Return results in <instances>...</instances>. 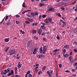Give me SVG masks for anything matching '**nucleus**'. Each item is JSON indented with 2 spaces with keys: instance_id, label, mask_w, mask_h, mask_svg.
<instances>
[{
  "instance_id": "a878e982",
  "label": "nucleus",
  "mask_w": 77,
  "mask_h": 77,
  "mask_svg": "<svg viewBox=\"0 0 77 77\" xmlns=\"http://www.w3.org/2000/svg\"><path fill=\"white\" fill-rule=\"evenodd\" d=\"M28 20L29 21H30V22H32L33 21L32 19H30L29 18L28 19Z\"/></svg>"
},
{
  "instance_id": "4c0bfd02",
  "label": "nucleus",
  "mask_w": 77,
  "mask_h": 77,
  "mask_svg": "<svg viewBox=\"0 0 77 77\" xmlns=\"http://www.w3.org/2000/svg\"><path fill=\"white\" fill-rule=\"evenodd\" d=\"M66 52V49H64L63 51V54H65V52Z\"/></svg>"
},
{
  "instance_id": "13d9d810",
  "label": "nucleus",
  "mask_w": 77,
  "mask_h": 77,
  "mask_svg": "<svg viewBox=\"0 0 77 77\" xmlns=\"http://www.w3.org/2000/svg\"><path fill=\"white\" fill-rule=\"evenodd\" d=\"M44 35H45V33L44 32H43L42 33V36H44Z\"/></svg>"
},
{
  "instance_id": "5701e85b",
  "label": "nucleus",
  "mask_w": 77,
  "mask_h": 77,
  "mask_svg": "<svg viewBox=\"0 0 77 77\" xmlns=\"http://www.w3.org/2000/svg\"><path fill=\"white\" fill-rule=\"evenodd\" d=\"M32 26H37L38 25V23H34L32 24Z\"/></svg>"
},
{
  "instance_id": "6e6552de",
  "label": "nucleus",
  "mask_w": 77,
  "mask_h": 77,
  "mask_svg": "<svg viewBox=\"0 0 77 77\" xmlns=\"http://www.w3.org/2000/svg\"><path fill=\"white\" fill-rule=\"evenodd\" d=\"M49 18L46 19H45V22L46 23H48L49 22Z\"/></svg>"
},
{
  "instance_id": "5fc2aeb1",
  "label": "nucleus",
  "mask_w": 77,
  "mask_h": 77,
  "mask_svg": "<svg viewBox=\"0 0 77 77\" xmlns=\"http://www.w3.org/2000/svg\"><path fill=\"white\" fill-rule=\"evenodd\" d=\"M10 73H11L12 74H14V71L12 70H11V72Z\"/></svg>"
},
{
  "instance_id": "7ed1b4c3",
  "label": "nucleus",
  "mask_w": 77,
  "mask_h": 77,
  "mask_svg": "<svg viewBox=\"0 0 77 77\" xmlns=\"http://www.w3.org/2000/svg\"><path fill=\"white\" fill-rule=\"evenodd\" d=\"M69 59L70 60V63H71V62H73V60H74V58L73 57H72V56H70L69 58Z\"/></svg>"
},
{
  "instance_id": "f03ea898",
  "label": "nucleus",
  "mask_w": 77,
  "mask_h": 77,
  "mask_svg": "<svg viewBox=\"0 0 77 77\" xmlns=\"http://www.w3.org/2000/svg\"><path fill=\"white\" fill-rule=\"evenodd\" d=\"M48 48V46H45L44 47V49H43V53L45 54V51L47 50V48Z\"/></svg>"
},
{
  "instance_id": "79ce46f5",
  "label": "nucleus",
  "mask_w": 77,
  "mask_h": 77,
  "mask_svg": "<svg viewBox=\"0 0 77 77\" xmlns=\"http://www.w3.org/2000/svg\"><path fill=\"white\" fill-rule=\"evenodd\" d=\"M36 51H34L33 52V54H36Z\"/></svg>"
},
{
  "instance_id": "f8f14e48",
  "label": "nucleus",
  "mask_w": 77,
  "mask_h": 77,
  "mask_svg": "<svg viewBox=\"0 0 77 77\" xmlns=\"http://www.w3.org/2000/svg\"><path fill=\"white\" fill-rule=\"evenodd\" d=\"M41 27L43 30H45V26L44 25L42 26Z\"/></svg>"
},
{
  "instance_id": "c9c22d12",
  "label": "nucleus",
  "mask_w": 77,
  "mask_h": 77,
  "mask_svg": "<svg viewBox=\"0 0 77 77\" xmlns=\"http://www.w3.org/2000/svg\"><path fill=\"white\" fill-rule=\"evenodd\" d=\"M12 75V74H11V73L10 72L7 75L8 76H10V75Z\"/></svg>"
},
{
  "instance_id": "bb28decb",
  "label": "nucleus",
  "mask_w": 77,
  "mask_h": 77,
  "mask_svg": "<svg viewBox=\"0 0 77 77\" xmlns=\"http://www.w3.org/2000/svg\"><path fill=\"white\" fill-rule=\"evenodd\" d=\"M59 50V49H56L54 50L53 51V52H57V51H58Z\"/></svg>"
},
{
  "instance_id": "6ab92c4d",
  "label": "nucleus",
  "mask_w": 77,
  "mask_h": 77,
  "mask_svg": "<svg viewBox=\"0 0 77 77\" xmlns=\"http://www.w3.org/2000/svg\"><path fill=\"white\" fill-rule=\"evenodd\" d=\"M20 32H21V33H22V34H24V31H22V29L20 30Z\"/></svg>"
},
{
  "instance_id": "ea45409f",
  "label": "nucleus",
  "mask_w": 77,
  "mask_h": 77,
  "mask_svg": "<svg viewBox=\"0 0 77 77\" xmlns=\"http://www.w3.org/2000/svg\"><path fill=\"white\" fill-rule=\"evenodd\" d=\"M42 73V71H40L38 72V74H41Z\"/></svg>"
},
{
  "instance_id": "37998d69",
  "label": "nucleus",
  "mask_w": 77,
  "mask_h": 77,
  "mask_svg": "<svg viewBox=\"0 0 77 77\" xmlns=\"http://www.w3.org/2000/svg\"><path fill=\"white\" fill-rule=\"evenodd\" d=\"M76 2H77V0H75L73 3H72V4L74 5V4L76 3Z\"/></svg>"
},
{
  "instance_id": "49530a36",
  "label": "nucleus",
  "mask_w": 77,
  "mask_h": 77,
  "mask_svg": "<svg viewBox=\"0 0 77 77\" xmlns=\"http://www.w3.org/2000/svg\"><path fill=\"white\" fill-rule=\"evenodd\" d=\"M7 73H8V72H4V75H6V74H7Z\"/></svg>"
},
{
  "instance_id": "f3484780",
  "label": "nucleus",
  "mask_w": 77,
  "mask_h": 77,
  "mask_svg": "<svg viewBox=\"0 0 77 77\" xmlns=\"http://www.w3.org/2000/svg\"><path fill=\"white\" fill-rule=\"evenodd\" d=\"M22 6H23V7H24V8H27V6L26 5H25V3H24L23 4Z\"/></svg>"
},
{
  "instance_id": "de8ad7c7",
  "label": "nucleus",
  "mask_w": 77,
  "mask_h": 77,
  "mask_svg": "<svg viewBox=\"0 0 77 77\" xmlns=\"http://www.w3.org/2000/svg\"><path fill=\"white\" fill-rule=\"evenodd\" d=\"M28 76L29 77H32V75L31 74H29L28 75Z\"/></svg>"
},
{
  "instance_id": "aec40b11",
  "label": "nucleus",
  "mask_w": 77,
  "mask_h": 77,
  "mask_svg": "<svg viewBox=\"0 0 77 77\" xmlns=\"http://www.w3.org/2000/svg\"><path fill=\"white\" fill-rule=\"evenodd\" d=\"M49 21L50 23H51V21H52V19H51V18H49Z\"/></svg>"
},
{
  "instance_id": "a18cd8bd",
  "label": "nucleus",
  "mask_w": 77,
  "mask_h": 77,
  "mask_svg": "<svg viewBox=\"0 0 77 77\" xmlns=\"http://www.w3.org/2000/svg\"><path fill=\"white\" fill-rule=\"evenodd\" d=\"M73 45H74V44H75V45H76V44H77V42H73Z\"/></svg>"
},
{
  "instance_id": "bf43d9fd",
  "label": "nucleus",
  "mask_w": 77,
  "mask_h": 77,
  "mask_svg": "<svg viewBox=\"0 0 77 77\" xmlns=\"http://www.w3.org/2000/svg\"><path fill=\"white\" fill-rule=\"evenodd\" d=\"M6 24L7 25V26H9V25H10L11 24L8 22L6 23Z\"/></svg>"
},
{
  "instance_id": "a211bd4d",
  "label": "nucleus",
  "mask_w": 77,
  "mask_h": 77,
  "mask_svg": "<svg viewBox=\"0 0 77 77\" xmlns=\"http://www.w3.org/2000/svg\"><path fill=\"white\" fill-rule=\"evenodd\" d=\"M69 56V55L68 54H65L64 55V57H65L67 58Z\"/></svg>"
},
{
  "instance_id": "e2e57ef3",
  "label": "nucleus",
  "mask_w": 77,
  "mask_h": 77,
  "mask_svg": "<svg viewBox=\"0 0 77 77\" xmlns=\"http://www.w3.org/2000/svg\"><path fill=\"white\" fill-rule=\"evenodd\" d=\"M68 1H69V0H64V2L66 3V2H67Z\"/></svg>"
},
{
  "instance_id": "c756f323",
  "label": "nucleus",
  "mask_w": 77,
  "mask_h": 77,
  "mask_svg": "<svg viewBox=\"0 0 77 77\" xmlns=\"http://www.w3.org/2000/svg\"><path fill=\"white\" fill-rule=\"evenodd\" d=\"M8 16H6L5 17V21H6L8 20Z\"/></svg>"
},
{
  "instance_id": "c03bdc74",
  "label": "nucleus",
  "mask_w": 77,
  "mask_h": 77,
  "mask_svg": "<svg viewBox=\"0 0 77 77\" xmlns=\"http://www.w3.org/2000/svg\"><path fill=\"white\" fill-rule=\"evenodd\" d=\"M73 51H75V52H77V49L75 48L74 49Z\"/></svg>"
},
{
  "instance_id": "09e8293b",
  "label": "nucleus",
  "mask_w": 77,
  "mask_h": 77,
  "mask_svg": "<svg viewBox=\"0 0 77 77\" xmlns=\"http://www.w3.org/2000/svg\"><path fill=\"white\" fill-rule=\"evenodd\" d=\"M63 24L64 25H66V23H65V22H63Z\"/></svg>"
},
{
  "instance_id": "864d4df0",
  "label": "nucleus",
  "mask_w": 77,
  "mask_h": 77,
  "mask_svg": "<svg viewBox=\"0 0 77 77\" xmlns=\"http://www.w3.org/2000/svg\"><path fill=\"white\" fill-rule=\"evenodd\" d=\"M34 14H35V13H31V15H32V16L33 15H34Z\"/></svg>"
},
{
  "instance_id": "f704fd0d",
  "label": "nucleus",
  "mask_w": 77,
  "mask_h": 77,
  "mask_svg": "<svg viewBox=\"0 0 77 77\" xmlns=\"http://www.w3.org/2000/svg\"><path fill=\"white\" fill-rule=\"evenodd\" d=\"M37 57L38 58H41V55H38L37 56Z\"/></svg>"
},
{
  "instance_id": "72a5a7b5",
  "label": "nucleus",
  "mask_w": 77,
  "mask_h": 77,
  "mask_svg": "<svg viewBox=\"0 0 77 77\" xmlns=\"http://www.w3.org/2000/svg\"><path fill=\"white\" fill-rule=\"evenodd\" d=\"M45 68H46V66H45L43 67L42 69L43 70H45Z\"/></svg>"
},
{
  "instance_id": "b1692460",
  "label": "nucleus",
  "mask_w": 77,
  "mask_h": 77,
  "mask_svg": "<svg viewBox=\"0 0 77 77\" xmlns=\"http://www.w3.org/2000/svg\"><path fill=\"white\" fill-rule=\"evenodd\" d=\"M34 50V49H33V48H31V51H30V53H32L33 52V51Z\"/></svg>"
},
{
  "instance_id": "69168bd1",
  "label": "nucleus",
  "mask_w": 77,
  "mask_h": 77,
  "mask_svg": "<svg viewBox=\"0 0 77 77\" xmlns=\"http://www.w3.org/2000/svg\"><path fill=\"white\" fill-rule=\"evenodd\" d=\"M42 17L43 18H45V15H44L42 16Z\"/></svg>"
},
{
  "instance_id": "cd10ccee",
  "label": "nucleus",
  "mask_w": 77,
  "mask_h": 77,
  "mask_svg": "<svg viewBox=\"0 0 77 77\" xmlns=\"http://www.w3.org/2000/svg\"><path fill=\"white\" fill-rule=\"evenodd\" d=\"M61 9H62V10H63V11H65V8L63 7H62L60 8Z\"/></svg>"
},
{
  "instance_id": "393cba45",
  "label": "nucleus",
  "mask_w": 77,
  "mask_h": 77,
  "mask_svg": "<svg viewBox=\"0 0 77 77\" xmlns=\"http://www.w3.org/2000/svg\"><path fill=\"white\" fill-rule=\"evenodd\" d=\"M57 15L58 16H59V17H61L62 16L61 15H60V13L58 14L57 13Z\"/></svg>"
},
{
  "instance_id": "ddd939ff",
  "label": "nucleus",
  "mask_w": 77,
  "mask_h": 77,
  "mask_svg": "<svg viewBox=\"0 0 77 77\" xmlns=\"http://www.w3.org/2000/svg\"><path fill=\"white\" fill-rule=\"evenodd\" d=\"M32 33H36V30H33L32 31Z\"/></svg>"
},
{
  "instance_id": "4468645a",
  "label": "nucleus",
  "mask_w": 77,
  "mask_h": 77,
  "mask_svg": "<svg viewBox=\"0 0 77 77\" xmlns=\"http://www.w3.org/2000/svg\"><path fill=\"white\" fill-rule=\"evenodd\" d=\"M53 72V71H51L50 73H49V76H51V75H52Z\"/></svg>"
},
{
  "instance_id": "9b49d317",
  "label": "nucleus",
  "mask_w": 77,
  "mask_h": 77,
  "mask_svg": "<svg viewBox=\"0 0 77 77\" xmlns=\"http://www.w3.org/2000/svg\"><path fill=\"white\" fill-rule=\"evenodd\" d=\"M63 4H64L63 2H59L58 4V5L59 6H62V5H63Z\"/></svg>"
},
{
  "instance_id": "e433bc0d",
  "label": "nucleus",
  "mask_w": 77,
  "mask_h": 77,
  "mask_svg": "<svg viewBox=\"0 0 77 77\" xmlns=\"http://www.w3.org/2000/svg\"><path fill=\"white\" fill-rule=\"evenodd\" d=\"M27 11H23L22 12V15H23V14H25V13H26V12Z\"/></svg>"
},
{
  "instance_id": "8fccbe9b",
  "label": "nucleus",
  "mask_w": 77,
  "mask_h": 77,
  "mask_svg": "<svg viewBox=\"0 0 77 77\" xmlns=\"http://www.w3.org/2000/svg\"><path fill=\"white\" fill-rule=\"evenodd\" d=\"M42 17V16L41 15L39 16L38 20H40V19H41V18Z\"/></svg>"
},
{
  "instance_id": "680f3d73",
  "label": "nucleus",
  "mask_w": 77,
  "mask_h": 77,
  "mask_svg": "<svg viewBox=\"0 0 77 77\" xmlns=\"http://www.w3.org/2000/svg\"><path fill=\"white\" fill-rule=\"evenodd\" d=\"M15 77H20V75H15Z\"/></svg>"
},
{
  "instance_id": "6e6d98bb",
  "label": "nucleus",
  "mask_w": 77,
  "mask_h": 77,
  "mask_svg": "<svg viewBox=\"0 0 77 77\" xmlns=\"http://www.w3.org/2000/svg\"><path fill=\"white\" fill-rule=\"evenodd\" d=\"M43 41H46V38H43Z\"/></svg>"
},
{
  "instance_id": "473e14b6",
  "label": "nucleus",
  "mask_w": 77,
  "mask_h": 77,
  "mask_svg": "<svg viewBox=\"0 0 77 77\" xmlns=\"http://www.w3.org/2000/svg\"><path fill=\"white\" fill-rule=\"evenodd\" d=\"M59 66L60 68H61L62 67V64H59Z\"/></svg>"
},
{
  "instance_id": "423d86ee",
  "label": "nucleus",
  "mask_w": 77,
  "mask_h": 77,
  "mask_svg": "<svg viewBox=\"0 0 77 77\" xmlns=\"http://www.w3.org/2000/svg\"><path fill=\"white\" fill-rule=\"evenodd\" d=\"M46 6V4H42L41 3H40L39 4V6L40 7H42V6Z\"/></svg>"
},
{
  "instance_id": "39448f33",
  "label": "nucleus",
  "mask_w": 77,
  "mask_h": 77,
  "mask_svg": "<svg viewBox=\"0 0 77 77\" xmlns=\"http://www.w3.org/2000/svg\"><path fill=\"white\" fill-rule=\"evenodd\" d=\"M48 11L54 12V9L53 8H50L48 10Z\"/></svg>"
},
{
  "instance_id": "0e129e2a",
  "label": "nucleus",
  "mask_w": 77,
  "mask_h": 77,
  "mask_svg": "<svg viewBox=\"0 0 77 77\" xmlns=\"http://www.w3.org/2000/svg\"><path fill=\"white\" fill-rule=\"evenodd\" d=\"M17 67H15L14 69V71H17Z\"/></svg>"
},
{
  "instance_id": "412c9836",
  "label": "nucleus",
  "mask_w": 77,
  "mask_h": 77,
  "mask_svg": "<svg viewBox=\"0 0 77 77\" xmlns=\"http://www.w3.org/2000/svg\"><path fill=\"white\" fill-rule=\"evenodd\" d=\"M9 48H10L9 47H7L6 48V50L5 51V52H7V51H8V49H9Z\"/></svg>"
},
{
  "instance_id": "0eeeda50",
  "label": "nucleus",
  "mask_w": 77,
  "mask_h": 77,
  "mask_svg": "<svg viewBox=\"0 0 77 77\" xmlns=\"http://www.w3.org/2000/svg\"><path fill=\"white\" fill-rule=\"evenodd\" d=\"M4 40L6 42H8V41H9V38H5L4 39Z\"/></svg>"
},
{
  "instance_id": "9d476101",
  "label": "nucleus",
  "mask_w": 77,
  "mask_h": 77,
  "mask_svg": "<svg viewBox=\"0 0 77 77\" xmlns=\"http://www.w3.org/2000/svg\"><path fill=\"white\" fill-rule=\"evenodd\" d=\"M42 29H41V28H40L39 30L38 31V33L39 35H41V32H42Z\"/></svg>"
},
{
  "instance_id": "603ef678",
  "label": "nucleus",
  "mask_w": 77,
  "mask_h": 77,
  "mask_svg": "<svg viewBox=\"0 0 77 77\" xmlns=\"http://www.w3.org/2000/svg\"><path fill=\"white\" fill-rule=\"evenodd\" d=\"M30 74V71H29L26 73V74Z\"/></svg>"
},
{
  "instance_id": "3c124183",
  "label": "nucleus",
  "mask_w": 77,
  "mask_h": 77,
  "mask_svg": "<svg viewBox=\"0 0 77 77\" xmlns=\"http://www.w3.org/2000/svg\"><path fill=\"white\" fill-rule=\"evenodd\" d=\"M62 19H63V20H65V19H66V18H65V17H62Z\"/></svg>"
},
{
  "instance_id": "7c9ffc66",
  "label": "nucleus",
  "mask_w": 77,
  "mask_h": 77,
  "mask_svg": "<svg viewBox=\"0 0 77 77\" xmlns=\"http://www.w3.org/2000/svg\"><path fill=\"white\" fill-rule=\"evenodd\" d=\"M57 39L58 40H59L60 39V37L59 35H57Z\"/></svg>"
},
{
  "instance_id": "774afa93",
  "label": "nucleus",
  "mask_w": 77,
  "mask_h": 77,
  "mask_svg": "<svg viewBox=\"0 0 77 77\" xmlns=\"http://www.w3.org/2000/svg\"><path fill=\"white\" fill-rule=\"evenodd\" d=\"M72 72H75V70L74 69H72Z\"/></svg>"
},
{
  "instance_id": "dca6fc26",
  "label": "nucleus",
  "mask_w": 77,
  "mask_h": 77,
  "mask_svg": "<svg viewBox=\"0 0 77 77\" xmlns=\"http://www.w3.org/2000/svg\"><path fill=\"white\" fill-rule=\"evenodd\" d=\"M64 48L67 49V48H69V46L68 45H65L64 46Z\"/></svg>"
},
{
  "instance_id": "20e7f679",
  "label": "nucleus",
  "mask_w": 77,
  "mask_h": 77,
  "mask_svg": "<svg viewBox=\"0 0 77 77\" xmlns=\"http://www.w3.org/2000/svg\"><path fill=\"white\" fill-rule=\"evenodd\" d=\"M32 45V42L31 41H30L28 42V44H27V46L28 47H30V46Z\"/></svg>"
},
{
  "instance_id": "338daca9",
  "label": "nucleus",
  "mask_w": 77,
  "mask_h": 77,
  "mask_svg": "<svg viewBox=\"0 0 77 77\" xmlns=\"http://www.w3.org/2000/svg\"><path fill=\"white\" fill-rule=\"evenodd\" d=\"M38 67H35V70H37V69H38Z\"/></svg>"
},
{
  "instance_id": "2f4dec72",
  "label": "nucleus",
  "mask_w": 77,
  "mask_h": 77,
  "mask_svg": "<svg viewBox=\"0 0 77 77\" xmlns=\"http://www.w3.org/2000/svg\"><path fill=\"white\" fill-rule=\"evenodd\" d=\"M38 14H39V13L37 12H35V15H38Z\"/></svg>"
},
{
  "instance_id": "f257e3e1",
  "label": "nucleus",
  "mask_w": 77,
  "mask_h": 77,
  "mask_svg": "<svg viewBox=\"0 0 77 77\" xmlns=\"http://www.w3.org/2000/svg\"><path fill=\"white\" fill-rule=\"evenodd\" d=\"M15 53V51L14 50H11L9 51L10 55H12V54H14Z\"/></svg>"
},
{
  "instance_id": "052dcab7",
  "label": "nucleus",
  "mask_w": 77,
  "mask_h": 77,
  "mask_svg": "<svg viewBox=\"0 0 77 77\" xmlns=\"http://www.w3.org/2000/svg\"><path fill=\"white\" fill-rule=\"evenodd\" d=\"M16 23L17 24H18L19 23V22H18V21H17L16 20Z\"/></svg>"
},
{
  "instance_id": "4be33fe9",
  "label": "nucleus",
  "mask_w": 77,
  "mask_h": 77,
  "mask_svg": "<svg viewBox=\"0 0 77 77\" xmlns=\"http://www.w3.org/2000/svg\"><path fill=\"white\" fill-rule=\"evenodd\" d=\"M7 72H10V68H8L7 69Z\"/></svg>"
},
{
  "instance_id": "c85d7f7f",
  "label": "nucleus",
  "mask_w": 77,
  "mask_h": 77,
  "mask_svg": "<svg viewBox=\"0 0 77 77\" xmlns=\"http://www.w3.org/2000/svg\"><path fill=\"white\" fill-rule=\"evenodd\" d=\"M25 23L26 24H30V22L28 21H25Z\"/></svg>"
},
{
  "instance_id": "a19ab883",
  "label": "nucleus",
  "mask_w": 77,
  "mask_h": 77,
  "mask_svg": "<svg viewBox=\"0 0 77 77\" xmlns=\"http://www.w3.org/2000/svg\"><path fill=\"white\" fill-rule=\"evenodd\" d=\"M48 0H41V2H46Z\"/></svg>"
},
{
  "instance_id": "1a4fd4ad",
  "label": "nucleus",
  "mask_w": 77,
  "mask_h": 77,
  "mask_svg": "<svg viewBox=\"0 0 77 77\" xmlns=\"http://www.w3.org/2000/svg\"><path fill=\"white\" fill-rule=\"evenodd\" d=\"M21 66H22V64H18L17 65V66L19 69L21 67Z\"/></svg>"
},
{
  "instance_id": "4d7b16f0",
  "label": "nucleus",
  "mask_w": 77,
  "mask_h": 77,
  "mask_svg": "<svg viewBox=\"0 0 77 77\" xmlns=\"http://www.w3.org/2000/svg\"><path fill=\"white\" fill-rule=\"evenodd\" d=\"M16 17L17 18H19V17H20V15H16Z\"/></svg>"
},
{
  "instance_id": "58836bf2",
  "label": "nucleus",
  "mask_w": 77,
  "mask_h": 77,
  "mask_svg": "<svg viewBox=\"0 0 77 77\" xmlns=\"http://www.w3.org/2000/svg\"><path fill=\"white\" fill-rule=\"evenodd\" d=\"M75 64L73 65V66H77V63L76 62H75L74 63Z\"/></svg>"
},
{
  "instance_id": "2eb2a0df",
  "label": "nucleus",
  "mask_w": 77,
  "mask_h": 77,
  "mask_svg": "<svg viewBox=\"0 0 77 77\" xmlns=\"http://www.w3.org/2000/svg\"><path fill=\"white\" fill-rule=\"evenodd\" d=\"M40 53H42V48H40Z\"/></svg>"
}]
</instances>
